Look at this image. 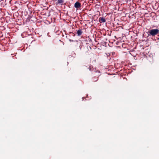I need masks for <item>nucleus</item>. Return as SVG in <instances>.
Segmentation results:
<instances>
[{"mask_svg": "<svg viewBox=\"0 0 159 159\" xmlns=\"http://www.w3.org/2000/svg\"><path fill=\"white\" fill-rule=\"evenodd\" d=\"M94 76L91 79V80L92 82H96L98 80V77L99 75H100L99 74L97 75H96L94 73H93Z\"/></svg>", "mask_w": 159, "mask_h": 159, "instance_id": "f03ea898", "label": "nucleus"}, {"mask_svg": "<svg viewBox=\"0 0 159 159\" xmlns=\"http://www.w3.org/2000/svg\"><path fill=\"white\" fill-rule=\"evenodd\" d=\"M63 0H57V3L58 4H61L63 3Z\"/></svg>", "mask_w": 159, "mask_h": 159, "instance_id": "0eeeda50", "label": "nucleus"}, {"mask_svg": "<svg viewBox=\"0 0 159 159\" xmlns=\"http://www.w3.org/2000/svg\"><path fill=\"white\" fill-rule=\"evenodd\" d=\"M98 73H100V72H99V71H98Z\"/></svg>", "mask_w": 159, "mask_h": 159, "instance_id": "1a4fd4ad", "label": "nucleus"}, {"mask_svg": "<svg viewBox=\"0 0 159 159\" xmlns=\"http://www.w3.org/2000/svg\"><path fill=\"white\" fill-rule=\"evenodd\" d=\"M99 21L100 23H104L106 22V20L103 17H100L99 19Z\"/></svg>", "mask_w": 159, "mask_h": 159, "instance_id": "20e7f679", "label": "nucleus"}, {"mask_svg": "<svg viewBox=\"0 0 159 159\" xmlns=\"http://www.w3.org/2000/svg\"><path fill=\"white\" fill-rule=\"evenodd\" d=\"M82 33V31L81 30H79L77 31V34L78 36H80Z\"/></svg>", "mask_w": 159, "mask_h": 159, "instance_id": "39448f33", "label": "nucleus"}, {"mask_svg": "<svg viewBox=\"0 0 159 159\" xmlns=\"http://www.w3.org/2000/svg\"><path fill=\"white\" fill-rule=\"evenodd\" d=\"M159 33V30L157 29H151L149 30L148 32V36H154L157 35Z\"/></svg>", "mask_w": 159, "mask_h": 159, "instance_id": "f257e3e1", "label": "nucleus"}, {"mask_svg": "<svg viewBox=\"0 0 159 159\" xmlns=\"http://www.w3.org/2000/svg\"><path fill=\"white\" fill-rule=\"evenodd\" d=\"M149 51L148 49H147L146 50V51L145 52H143V53L144 54V55H146L148 54V53H149Z\"/></svg>", "mask_w": 159, "mask_h": 159, "instance_id": "423d86ee", "label": "nucleus"}, {"mask_svg": "<svg viewBox=\"0 0 159 159\" xmlns=\"http://www.w3.org/2000/svg\"><path fill=\"white\" fill-rule=\"evenodd\" d=\"M74 7L76 8H80L81 7V3L78 2H77L75 4Z\"/></svg>", "mask_w": 159, "mask_h": 159, "instance_id": "7ed1b4c3", "label": "nucleus"}, {"mask_svg": "<svg viewBox=\"0 0 159 159\" xmlns=\"http://www.w3.org/2000/svg\"><path fill=\"white\" fill-rule=\"evenodd\" d=\"M70 41H73V40H70Z\"/></svg>", "mask_w": 159, "mask_h": 159, "instance_id": "6e6552de", "label": "nucleus"}]
</instances>
